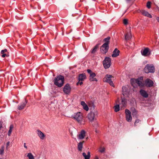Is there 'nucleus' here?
<instances>
[{"label":"nucleus","instance_id":"20","mask_svg":"<svg viewBox=\"0 0 159 159\" xmlns=\"http://www.w3.org/2000/svg\"><path fill=\"white\" fill-rule=\"evenodd\" d=\"M99 44H97L94 46V47L93 48V49L91 50V53L93 54H95L96 52L97 51V50L99 47Z\"/></svg>","mask_w":159,"mask_h":159},{"label":"nucleus","instance_id":"36","mask_svg":"<svg viewBox=\"0 0 159 159\" xmlns=\"http://www.w3.org/2000/svg\"><path fill=\"white\" fill-rule=\"evenodd\" d=\"M123 23L125 25H127L128 24V20L126 19L123 20Z\"/></svg>","mask_w":159,"mask_h":159},{"label":"nucleus","instance_id":"14","mask_svg":"<svg viewBox=\"0 0 159 159\" xmlns=\"http://www.w3.org/2000/svg\"><path fill=\"white\" fill-rule=\"evenodd\" d=\"M85 134L86 132L84 130H81L79 134L77 135L78 139H84L85 136Z\"/></svg>","mask_w":159,"mask_h":159},{"label":"nucleus","instance_id":"28","mask_svg":"<svg viewBox=\"0 0 159 159\" xmlns=\"http://www.w3.org/2000/svg\"><path fill=\"white\" fill-rule=\"evenodd\" d=\"M127 100L126 99L124 98H121V104L123 106L125 107L126 104Z\"/></svg>","mask_w":159,"mask_h":159},{"label":"nucleus","instance_id":"12","mask_svg":"<svg viewBox=\"0 0 159 159\" xmlns=\"http://www.w3.org/2000/svg\"><path fill=\"white\" fill-rule=\"evenodd\" d=\"M71 89V87L70 85L67 84L64 86L63 88V91L66 94H68L70 92Z\"/></svg>","mask_w":159,"mask_h":159},{"label":"nucleus","instance_id":"40","mask_svg":"<svg viewBox=\"0 0 159 159\" xmlns=\"http://www.w3.org/2000/svg\"><path fill=\"white\" fill-rule=\"evenodd\" d=\"M26 144L25 143H24V147L26 149H27V146H26Z\"/></svg>","mask_w":159,"mask_h":159},{"label":"nucleus","instance_id":"33","mask_svg":"<svg viewBox=\"0 0 159 159\" xmlns=\"http://www.w3.org/2000/svg\"><path fill=\"white\" fill-rule=\"evenodd\" d=\"M105 151V149L104 148H100L98 150V151L101 152V153H103Z\"/></svg>","mask_w":159,"mask_h":159},{"label":"nucleus","instance_id":"13","mask_svg":"<svg viewBox=\"0 0 159 159\" xmlns=\"http://www.w3.org/2000/svg\"><path fill=\"white\" fill-rule=\"evenodd\" d=\"M153 81L149 79H147L145 82L146 86L149 87H152L153 86Z\"/></svg>","mask_w":159,"mask_h":159},{"label":"nucleus","instance_id":"25","mask_svg":"<svg viewBox=\"0 0 159 159\" xmlns=\"http://www.w3.org/2000/svg\"><path fill=\"white\" fill-rule=\"evenodd\" d=\"M131 37V34L130 33L126 34L125 35V39L126 40H129Z\"/></svg>","mask_w":159,"mask_h":159},{"label":"nucleus","instance_id":"19","mask_svg":"<svg viewBox=\"0 0 159 159\" xmlns=\"http://www.w3.org/2000/svg\"><path fill=\"white\" fill-rule=\"evenodd\" d=\"M142 13L144 16H145L148 17L152 18V15L150 14L148 12L144 11L142 10L141 11Z\"/></svg>","mask_w":159,"mask_h":159},{"label":"nucleus","instance_id":"21","mask_svg":"<svg viewBox=\"0 0 159 159\" xmlns=\"http://www.w3.org/2000/svg\"><path fill=\"white\" fill-rule=\"evenodd\" d=\"M84 142L83 141L82 142H80L78 144L77 148L79 151H81L83 147V143Z\"/></svg>","mask_w":159,"mask_h":159},{"label":"nucleus","instance_id":"30","mask_svg":"<svg viewBox=\"0 0 159 159\" xmlns=\"http://www.w3.org/2000/svg\"><path fill=\"white\" fill-rule=\"evenodd\" d=\"M114 110L116 112H118L120 110V107L119 105H117L114 107Z\"/></svg>","mask_w":159,"mask_h":159},{"label":"nucleus","instance_id":"48","mask_svg":"<svg viewBox=\"0 0 159 159\" xmlns=\"http://www.w3.org/2000/svg\"><path fill=\"white\" fill-rule=\"evenodd\" d=\"M0 159H1V158H0Z\"/></svg>","mask_w":159,"mask_h":159},{"label":"nucleus","instance_id":"35","mask_svg":"<svg viewBox=\"0 0 159 159\" xmlns=\"http://www.w3.org/2000/svg\"><path fill=\"white\" fill-rule=\"evenodd\" d=\"M83 108L84 110L87 111H88L89 110V108L87 105H85V106L83 107Z\"/></svg>","mask_w":159,"mask_h":159},{"label":"nucleus","instance_id":"42","mask_svg":"<svg viewBox=\"0 0 159 159\" xmlns=\"http://www.w3.org/2000/svg\"><path fill=\"white\" fill-rule=\"evenodd\" d=\"M123 95L124 96H127V95H126L125 92L124 91H123Z\"/></svg>","mask_w":159,"mask_h":159},{"label":"nucleus","instance_id":"11","mask_svg":"<svg viewBox=\"0 0 159 159\" xmlns=\"http://www.w3.org/2000/svg\"><path fill=\"white\" fill-rule=\"evenodd\" d=\"M109 48V46L106 44H103L100 47V51L102 54H105L107 52Z\"/></svg>","mask_w":159,"mask_h":159},{"label":"nucleus","instance_id":"27","mask_svg":"<svg viewBox=\"0 0 159 159\" xmlns=\"http://www.w3.org/2000/svg\"><path fill=\"white\" fill-rule=\"evenodd\" d=\"M13 128V126L12 125H10L9 129L8 132V135L9 136H10L11 133L12 132V129Z\"/></svg>","mask_w":159,"mask_h":159},{"label":"nucleus","instance_id":"37","mask_svg":"<svg viewBox=\"0 0 159 159\" xmlns=\"http://www.w3.org/2000/svg\"><path fill=\"white\" fill-rule=\"evenodd\" d=\"M81 104L83 106V107H84L85 105H87L84 101H82L81 102Z\"/></svg>","mask_w":159,"mask_h":159},{"label":"nucleus","instance_id":"17","mask_svg":"<svg viewBox=\"0 0 159 159\" xmlns=\"http://www.w3.org/2000/svg\"><path fill=\"white\" fill-rule=\"evenodd\" d=\"M38 135L39 136L41 139H43L45 137L44 134L39 130L37 131Z\"/></svg>","mask_w":159,"mask_h":159},{"label":"nucleus","instance_id":"3","mask_svg":"<svg viewBox=\"0 0 159 159\" xmlns=\"http://www.w3.org/2000/svg\"><path fill=\"white\" fill-rule=\"evenodd\" d=\"M130 82L133 86L134 83H136L140 87H142L144 86V84L143 82V77H141L136 79H132L130 80Z\"/></svg>","mask_w":159,"mask_h":159},{"label":"nucleus","instance_id":"38","mask_svg":"<svg viewBox=\"0 0 159 159\" xmlns=\"http://www.w3.org/2000/svg\"><path fill=\"white\" fill-rule=\"evenodd\" d=\"M7 50L6 49H5L4 50H2L1 51V53H3L7 52Z\"/></svg>","mask_w":159,"mask_h":159},{"label":"nucleus","instance_id":"45","mask_svg":"<svg viewBox=\"0 0 159 159\" xmlns=\"http://www.w3.org/2000/svg\"><path fill=\"white\" fill-rule=\"evenodd\" d=\"M96 124H97V125H96V126H97V125H98V123H97V122H96Z\"/></svg>","mask_w":159,"mask_h":159},{"label":"nucleus","instance_id":"24","mask_svg":"<svg viewBox=\"0 0 159 159\" xmlns=\"http://www.w3.org/2000/svg\"><path fill=\"white\" fill-rule=\"evenodd\" d=\"M83 156L84 157V159H89L90 157V152H88L87 153V155H86V154L85 152H83L82 153Z\"/></svg>","mask_w":159,"mask_h":159},{"label":"nucleus","instance_id":"26","mask_svg":"<svg viewBox=\"0 0 159 159\" xmlns=\"http://www.w3.org/2000/svg\"><path fill=\"white\" fill-rule=\"evenodd\" d=\"M110 39V37H108L107 38L104 39V41L105 42L104 44H106L108 46L109 43V40Z\"/></svg>","mask_w":159,"mask_h":159},{"label":"nucleus","instance_id":"34","mask_svg":"<svg viewBox=\"0 0 159 159\" xmlns=\"http://www.w3.org/2000/svg\"><path fill=\"white\" fill-rule=\"evenodd\" d=\"M151 2H148L147 4V7L149 9L151 8Z\"/></svg>","mask_w":159,"mask_h":159},{"label":"nucleus","instance_id":"9","mask_svg":"<svg viewBox=\"0 0 159 159\" xmlns=\"http://www.w3.org/2000/svg\"><path fill=\"white\" fill-rule=\"evenodd\" d=\"M86 77L84 73H82L80 74L79 75L78 80L79 81L77 83V85L79 84L81 85L83 84L82 81L86 79Z\"/></svg>","mask_w":159,"mask_h":159},{"label":"nucleus","instance_id":"29","mask_svg":"<svg viewBox=\"0 0 159 159\" xmlns=\"http://www.w3.org/2000/svg\"><path fill=\"white\" fill-rule=\"evenodd\" d=\"M27 157H28L29 159H34L33 155L31 153H28Z\"/></svg>","mask_w":159,"mask_h":159},{"label":"nucleus","instance_id":"6","mask_svg":"<svg viewBox=\"0 0 159 159\" xmlns=\"http://www.w3.org/2000/svg\"><path fill=\"white\" fill-rule=\"evenodd\" d=\"M144 70L146 73H153L155 71L154 67L152 65H147L144 68Z\"/></svg>","mask_w":159,"mask_h":159},{"label":"nucleus","instance_id":"5","mask_svg":"<svg viewBox=\"0 0 159 159\" xmlns=\"http://www.w3.org/2000/svg\"><path fill=\"white\" fill-rule=\"evenodd\" d=\"M103 64L105 69L109 68L111 65V59L109 57H106L103 61Z\"/></svg>","mask_w":159,"mask_h":159},{"label":"nucleus","instance_id":"7","mask_svg":"<svg viewBox=\"0 0 159 159\" xmlns=\"http://www.w3.org/2000/svg\"><path fill=\"white\" fill-rule=\"evenodd\" d=\"M112 77L111 75H107L103 78V81L104 82L108 83L111 86L114 87V85L111 79Z\"/></svg>","mask_w":159,"mask_h":159},{"label":"nucleus","instance_id":"46","mask_svg":"<svg viewBox=\"0 0 159 159\" xmlns=\"http://www.w3.org/2000/svg\"><path fill=\"white\" fill-rule=\"evenodd\" d=\"M126 0V1H130V0Z\"/></svg>","mask_w":159,"mask_h":159},{"label":"nucleus","instance_id":"4","mask_svg":"<svg viewBox=\"0 0 159 159\" xmlns=\"http://www.w3.org/2000/svg\"><path fill=\"white\" fill-rule=\"evenodd\" d=\"M97 116V111L94 110L91 111L88 114L87 117L89 121L92 122L93 120L96 119Z\"/></svg>","mask_w":159,"mask_h":159},{"label":"nucleus","instance_id":"32","mask_svg":"<svg viewBox=\"0 0 159 159\" xmlns=\"http://www.w3.org/2000/svg\"><path fill=\"white\" fill-rule=\"evenodd\" d=\"M132 115L133 117H137V112L134 110V111L132 112Z\"/></svg>","mask_w":159,"mask_h":159},{"label":"nucleus","instance_id":"1","mask_svg":"<svg viewBox=\"0 0 159 159\" xmlns=\"http://www.w3.org/2000/svg\"><path fill=\"white\" fill-rule=\"evenodd\" d=\"M64 77L63 76L60 75L57 76L54 79V84L59 87H62L64 84Z\"/></svg>","mask_w":159,"mask_h":159},{"label":"nucleus","instance_id":"47","mask_svg":"<svg viewBox=\"0 0 159 159\" xmlns=\"http://www.w3.org/2000/svg\"><path fill=\"white\" fill-rule=\"evenodd\" d=\"M123 87H122V89H123Z\"/></svg>","mask_w":159,"mask_h":159},{"label":"nucleus","instance_id":"41","mask_svg":"<svg viewBox=\"0 0 159 159\" xmlns=\"http://www.w3.org/2000/svg\"><path fill=\"white\" fill-rule=\"evenodd\" d=\"M9 144H10V142H8L7 143V144H6L7 148L9 145Z\"/></svg>","mask_w":159,"mask_h":159},{"label":"nucleus","instance_id":"23","mask_svg":"<svg viewBox=\"0 0 159 159\" xmlns=\"http://www.w3.org/2000/svg\"><path fill=\"white\" fill-rule=\"evenodd\" d=\"M149 51V49L148 48H145L143 51H141V54L142 55L146 56Z\"/></svg>","mask_w":159,"mask_h":159},{"label":"nucleus","instance_id":"31","mask_svg":"<svg viewBox=\"0 0 159 159\" xmlns=\"http://www.w3.org/2000/svg\"><path fill=\"white\" fill-rule=\"evenodd\" d=\"M4 147L2 146L0 149V155H2L4 153Z\"/></svg>","mask_w":159,"mask_h":159},{"label":"nucleus","instance_id":"43","mask_svg":"<svg viewBox=\"0 0 159 159\" xmlns=\"http://www.w3.org/2000/svg\"><path fill=\"white\" fill-rule=\"evenodd\" d=\"M156 19L157 20V21L159 22V17H157L156 18Z\"/></svg>","mask_w":159,"mask_h":159},{"label":"nucleus","instance_id":"22","mask_svg":"<svg viewBox=\"0 0 159 159\" xmlns=\"http://www.w3.org/2000/svg\"><path fill=\"white\" fill-rule=\"evenodd\" d=\"M141 124V120H140L137 119L136 120L134 123V126H139Z\"/></svg>","mask_w":159,"mask_h":159},{"label":"nucleus","instance_id":"10","mask_svg":"<svg viewBox=\"0 0 159 159\" xmlns=\"http://www.w3.org/2000/svg\"><path fill=\"white\" fill-rule=\"evenodd\" d=\"M125 113L126 120L128 122H131L132 120L131 112L129 110L126 109L125 110Z\"/></svg>","mask_w":159,"mask_h":159},{"label":"nucleus","instance_id":"2","mask_svg":"<svg viewBox=\"0 0 159 159\" xmlns=\"http://www.w3.org/2000/svg\"><path fill=\"white\" fill-rule=\"evenodd\" d=\"M72 116L80 124H84V121L83 115L80 112H77L74 113Z\"/></svg>","mask_w":159,"mask_h":159},{"label":"nucleus","instance_id":"18","mask_svg":"<svg viewBox=\"0 0 159 159\" xmlns=\"http://www.w3.org/2000/svg\"><path fill=\"white\" fill-rule=\"evenodd\" d=\"M119 53L120 51L117 48H115L113 51L112 56V57H116L119 55Z\"/></svg>","mask_w":159,"mask_h":159},{"label":"nucleus","instance_id":"15","mask_svg":"<svg viewBox=\"0 0 159 159\" xmlns=\"http://www.w3.org/2000/svg\"><path fill=\"white\" fill-rule=\"evenodd\" d=\"M27 102V101L25 99V102L21 103L20 105H19L17 107V109L19 110H22L25 108L26 103Z\"/></svg>","mask_w":159,"mask_h":159},{"label":"nucleus","instance_id":"16","mask_svg":"<svg viewBox=\"0 0 159 159\" xmlns=\"http://www.w3.org/2000/svg\"><path fill=\"white\" fill-rule=\"evenodd\" d=\"M141 95L144 98H147L148 97V95L147 93L143 89H141L139 91Z\"/></svg>","mask_w":159,"mask_h":159},{"label":"nucleus","instance_id":"39","mask_svg":"<svg viewBox=\"0 0 159 159\" xmlns=\"http://www.w3.org/2000/svg\"><path fill=\"white\" fill-rule=\"evenodd\" d=\"M1 54H2V56L3 57H6V56H7L6 54H5L4 53H1Z\"/></svg>","mask_w":159,"mask_h":159},{"label":"nucleus","instance_id":"44","mask_svg":"<svg viewBox=\"0 0 159 159\" xmlns=\"http://www.w3.org/2000/svg\"><path fill=\"white\" fill-rule=\"evenodd\" d=\"M94 159H98V158L97 156L95 157Z\"/></svg>","mask_w":159,"mask_h":159},{"label":"nucleus","instance_id":"8","mask_svg":"<svg viewBox=\"0 0 159 159\" xmlns=\"http://www.w3.org/2000/svg\"><path fill=\"white\" fill-rule=\"evenodd\" d=\"M87 71L88 73L90 74L89 80L90 81H95L96 82L98 81L97 79L95 78L96 76V74L92 72L91 70L90 69H88Z\"/></svg>","mask_w":159,"mask_h":159}]
</instances>
